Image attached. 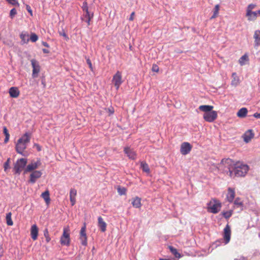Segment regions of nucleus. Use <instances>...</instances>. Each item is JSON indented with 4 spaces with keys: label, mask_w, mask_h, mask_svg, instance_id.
Wrapping results in <instances>:
<instances>
[{
    "label": "nucleus",
    "mask_w": 260,
    "mask_h": 260,
    "mask_svg": "<svg viewBox=\"0 0 260 260\" xmlns=\"http://www.w3.org/2000/svg\"><path fill=\"white\" fill-rule=\"evenodd\" d=\"M124 152L127 155L129 158L131 159H136V152L133 149H131L129 147H125L124 149Z\"/></svg>",
    "instance_id": "nucleus-15"
},
{
    "label": "nucleus",
    "mask_w": 260,
    "mask_h": 260,
    "mask_svg": "<svg viewBox=\"0 0 260 260\" xmlns=\"http://www.w3.org/2000/svg\"><path fill=\"white\" fill-rule=\"evenodd\" d=\"M235 260H240V259H235Z\"/></svg>",
    "instance_id": "nucleus-60"
},
{
    "label": "nucleus",
    "mask_w": 260,
    "mask_h": 260,
    "mask_svg": "<svg viewBox=\"0 0 260 260\" xmlns=\"http://www.w3.org/2000/svg\"><path fill=\"white\" fill-rule=\"evenodd\" d=\"M59 34L60 36L63 37L66 40H68L69 39L68 36L63 30L59 31Z\"/></svg>",
    "instance_id": "nucleus-42"
},
{
    "label": "nucleus",
    "mask_w": 260,
    "mask_h": 260,
    "mask_svg": "<svg viewBox=\"0 0 260 260\" xmlns=\"http://www.w3.org/2000/svg\"><path fill=\"white\" fill-rule=\"evenodd\" d=\"M141 168L143 171L145 172L149 173L150 172V169L147 164L145 162H142L141 163Z\"/></svg>",
    "instance_id": "nucleus-31"
},
{
    "label": "nucleus",
    "mask_w": 260,
    "mask_h": 260,
    "mask_svg": "<svg viewBox=\"0 0 260 260\" xmlns=\"http://www.w3.org/2000/svg\"><path fill=\"white\" fill-rule=\"evenodd\" d=\"M246 16L249 21H255L258 17L256 11H246Z\"/></svg>",
    "instance_id": "nucleus-14"
},
{
    "label": "nucleus",
    "mask_w": 260,
    "mask_h": 260,
    "mask_svg": "<svg viewBox=\"0 0 260 260\" xmlns=\"http://www.w3.org/2000/svg\"><path fill=\"white\" fill-rule=\"evenodd\" d=\"M42 175V173L40 171H34L30 175L29 182L32 184L35 183L37 180L40 178Z\"/></svg>",
    "instance_id": "nucleus-12"
},
{
    "label": "nucleus",
    "mask_w": 260,
    "mask_h": 260,
    "mask_svg": "<svg viewBox=\"0 0 260 260\" xmlns=\"http://www.w3.org/2000/svg\"><path fill=\"white\" fill-rule=\"evenodd\" d=\"M9 93L11 97L16 98L19 95L20 92L18 89L16 87H12L9 89Z\"/></svg>",
    "instance_id": "nucleus-19"
},
{
    "label": "nucleus",
    "mask_w": 260,
    "mask_h": 260,
    "mask_svg": "<svg viewBox=\"0 0 260 260\" xmlns=\"http://www.w3.org/2000/svg\"><path fill=\"white\" fill-rule=\"evenodd\" d=\"M256 6V5L253 4L248 5L246 8V11H252V10L254 9Z\"/></svg>",
    "instance_id": "nucleus-40"
},
{
    "label": "nucleus",
    "mask_w": 260,
    "mask_h": 260,
    "mask_svg": "<svg viewBox=\"0 0 260 260\" xmlns=\"http://www.w3.org/2000/svg\"><path fill=\"white\" fill-rule=\"evenodd\" d=\"M42 44H43V45L44 46H45V47H48H48H49V45H48V44L47 42H42Z\"/></svg>",
    "instance_id": "nucleus-55"
},
{
    "label": "nucleus",
    "mask_w": 260,
    "mask_h": 260,
    "mask_svg": "<svg viewBox=\"0 0 260 260\" xmlns=\"http://www.w3.org/2000/svg\"><path fill=\"white\" fill-rule=\"evenodd\" d=\"M213 109V106L211 105H201L199 107V109L204 113L209 112L212 111Z\"/></svg>",
    "instance_id": "nucleus-24"
},
{
    "label": "nucleus",
    "mask_w": 260,
    "mask_h": 260,
    "mask_svg": "<svg viewBox=\"0 0 260 260\" xmlns=\"http://www.w3.org/2000/svg\"><path fill=\"white\" fill-rule=\"evenodd\" d=\"M34 146L35 147H36L37 148L38 151H41L42 148L40 145H39L38 144L35 143Z\"/></svg>",
    "instance_id": "nucleus-47"
},
{
    "label": "nucleus",
    "mask_w": 260,
    "mask_h": 260,
    "mask_svg": "<svg viewBox=\"0 0 260 260\" xmlns=\"http://www.w3.org/2000/svg\"><path fill=\"white\" fill-rule=\"evenodd\" d=\"M235 205L237 207H243V202L241 201V199L239 198H237L234 201Z\"/></svg>",
    "instance_id": "nucleus-35"
},
{
    "label": "nucleus",
    "mask_w": 260,
    "mask_h": 260,
    "mask_svg": "<svg viewBox=\"0 0 260 260\" xmlns=\"http://www.w3.org/2000/svg\"><path fill=\"white\" fill-rule=\"evenodd\" d=\"M219 5H215L214 8V10H213V15L211 16V19H213V18H216L218 14V13H219Z\"/></svg>",
    "instance_id": "nucleus-33"
},
{
    "label": "nucleus",
    "mask_w": 260,
    "mask_h": 260,
    "mask_svg": "<svg viewBox=\"0 0 260 260\" xmlns=\"http://www.w3.org/2000/svg\"><path fill=\"white\" fill-rule=\"evenodd\" d=\"M191 145L188 142H184L181 145L180 152L183 155H186L189 153L191 149Z\"/></svg>",
    "instance_id": "nucleus-11"
},
{
    "label": "nucleus",
    "mask_w": 260,
    "mask_h": 260,
    "mask_svg": "<svg viewBox=\"0 0 260 260\" xmlns=\"http://www.w3.org/2000/svg\"><path fill=\"white\" fill-rule=\"evenodd\" d=\"M17 14V11L16 10V9L15 8H13L12 9H11V10L10 11V16L11 18H13L15 16V15Z\"/></svg>",
    "instance_id": "nucleus-41"
},
{
    "label": "nucleus",
    "mask_w": 260,
    "mask_h": 260,
    "mask_svg": "<svg viewBox=\"0 0 260 260\" xmlns=\"http://www.w3.org/2000/svg\"><path fill=\"white\" fill-rule=\"evenodd\" d=\"M152 70L155 72H158L159 71L158 67L156 64H153L152 68Z\"/></svg>",
    "instance_id": "nucleus-46"
},
{
    "label": "nucleus",
    "mask_w": 260,
    "mask_h": 260,
    "mask_svg": "<svg viewBox=\"0 0 260 260\" xmlns=\"http://www.w3.org/2000/svg\"><path fill=\"white\" fill-rule=\"evenodd\" d=\"M85 14H84V18H92L93 17V13L90 14L89 12L88 11H85Z\"/></svg>",
    "instance_id": "nucleus-43"
},
{
    "label": "nucleus",
    "mask_w": 260,
    "mask_h": 260,
    "mask_svg": "<svg viewBox=\"0 0 260 260\" xmlns=\"http://www.w3.org/2000/svg\"><path fill=\"white\" fill-rule=\"evenodd\" d=\"M254 39V46H258L260 45V30H256L254 32L253 36Z\"/></svg>",
    "instance_id": "nucleus-23"
},
{
    "label": "nucleus",
    "mask_w": 260,
    "mask_h": 260,
    "mask_svg": "<svg viewBox=\"0 0 260 260\" xmlns=\"http://www.w3.org/2000/svg\"><path fill=\"white\" fill-rule=\"evenodd\" d=\"M46 240L47 242H49L50 241V238H49V236L46 237Z\"/></svg>",
    "instance_id": "nucleus-58"
},
{
    "label": "nucleus",
    "mask_w": 260,
    "mask_h": 260,
    "mask_svg": "<svg viewBox=\"0 0 260 260\" xmlns=\"http://www.w3.org/2000/svg\"><path fill=\"white\" fill-rule=\"evenodd\" d=\"M3 132L5 135V139L4 140V143L6 144L9 141V138H10V135L8 133V129L6 126L4 127Z\"/></svg>",
    "instance_id": "nucleus-34"
},
{
    "label": "nucleus",
    "mask_w": 260,
    "mask_h": 260,
    "mask_svg": "<svg viewBox=\"0 0 260 260\" xmlns=\"http://www.w3.org/2000/svg\"><path fill=\"white\" fill-rule=\"evenodd\" d=\"M41 165V162L40 159H38L36 161H32L30 164H28L24 170V173L34 171L35 169H37Z\"/></svg>",
    "instance_id": "nucleus-8"
},
{
    "label": "nucleus",
    "mask_w": 260,
    "mask_h": 260,
    "mask_svg": "<svg viewBox=\"0 0 260 260\" xmlns=\"http://www.w3.org/2000/svg\"><path fill=\"white\" fill-rule=\"evenodd\" d=\"M98 226L102 232L106 231L107 224L101 216L98 217Z\"/></svg>",
    "instance_id": "nucleus-21"
},
{
    "label": "nucleus",
    "mask_w": 260,
    "mask_h": 260,
    "mask_svg": "<svg viewBox=\"0 0 260 260\" xmlns=\"http://www.w3.org/2000/svg\"><path fill=\"white\" fill-rule=\"evenodd\" d=\"M107 110L109 113V115L113 114L114 112V109L113 108H108Z\"/></svg>",
    "instance_id": "nucleus-49"
},
{
    "label": "nucleus",
    "mask_w": 260,
    "mask_h": 260,
    "mask_svg": "<svg viewBox=\"0 0 260 260\" xmlns=\"http://www.w3.org/2000/svg\"><path fill=\"white\" fill-rule=\"evenodd\" d=\"M112 82L116 90H118L123 82L122 80V74L120 71H117L116 74L113 76Z\"/></svg>",
    "instance_id": "nucleus-5"
},
{
    "label": "nucleus",
    "mask_w": 260,
    "mask_h": 260,
    "mask_svg": "<svg viewBox=\"0 0 260 260\" xmlns=\"http://www.w3.org/2000/svg\"><path fill=\"white\" fill-rule=\"evenodd\" d=\"M29 40L32 42H36L38 40V37L36 34L31 33L29 38Z\"/></svg>",
    "instance_id": "nucleus-36"
},
{
    "label": "nucleus",
    "mask_w": 260,
    "mask_h": 260,
    "mask_svg": "<svg viewBox=\"0 0 260 260\" xmlns=\"http://www.w3.org/2000/svg\"><path fill=\"white\" fill-rule=\"evenodd\" d=\"M92 18H84V21L87 22L88 25L90 24V21Z\"/></svg>",
    "instance_id": "nucleus-53"
},
{
    "label": "nucleus",
    "mask_w": 260,
    "mask_h": 260,
    "mask_svg": "<svg viewBox=\"0 0 260 260\" xmlns=\"http://www.w3.org/2000/svg\"><path fill=\"white\" fill-rule=\"evenodd\" d=\"M248 110L246 108L240 109L237 113V115L239 118H244L246 116Z\"/></svg>",
    "instance_id": "nucleus-25"
},
{
    "label": "nucleus",
    "mask_w": 260,
    "mask_h": 260,
    "mask_svg": "<svg viewBox=\"0 0 260 260\" xmlns=\"http://www.w3.org/2000/svg\"><path fill=\"white\" fill-rule=\"evenodd\" d=\"M254 137V134L252 129H249L244 134V140L246 143H248Z\"/></svg>",
    "instance_id": "nucleus-18"
},
{
    "label": "nucleus",
    "mask_w": 260,
    "mask_h": 260,
    "mask_svg": "<svg viewBox=\"0 0 260 260\" xmlns=\"http://www.w3.org/2000/svg\"><path fill=\"white\" fill-rule=\"evenodd\" d=\"M257 14L258 17V16L260 17V9H259L257 11Z\"/></svg>",
    "instance_id": "nucleus-59"
},
{
    "label": "nucleus",
    "mask_w": 260,
    "mask_h": 260,
    "mask_svg": "<svg viewBox=\"0 0 260 260\" xmlns=\"http://www.w3.org/2000/svg\"><path fill=\"white\" fill-rule=\"evenodd\" d=\"M255 118H260V113H255L253 115Z\"/></svg>",
    "instance_id": "nucleus-52"
},
{
    "label": "nucleus",
    "mask_w": 260,
    "mask_h": 260,
    "mask_svg": "<svg viewBox=\"0 0 260 260\" xmlns=\"http://www.w3.org/2000/svg\"><path fill=\"white\" fill-rule=\"evenodd\" d=\"M248 60L249 58L248 55L247 54H244L240 58L239 62L241 66H243L245 64V61H247Z\"/></svg>",
    "instance_id": "nucleus-30"
},
{
    "label": "nucleus",
    "mask_w": 260,
    "mask_h": 260,
    "mask_svg": "<svg viewBox=\"0 0 260 260\" xmlns=\"http://www.w3.org/2000/svg\"><path fill=\"white\" fill-rule=\"evenodd\" d=\"M42 84L43 85L44 87H45L46 84H45V81L44 79L42 80Z\"/></svg>",
    "instance_id": "nucleus-57"
},
{
    "label": "nucleus",
    "mask_w": 260,
    "mask_h": 260,
    "mask_svg": "<svg viewBox=\"0 0 260 260\" xmlns=\"http://www.w3.org/2000/svg\"><path fill=\"white\" fill-rule=\"evenodd\" d=\"M235 196V192L234 188L229 187L228 189V193L226 194L227 200L231 203L233 201Z\"/></svg>",
    "instance_id": "nucleus-17"
},
{
    "label": "nucleus",
    "mask_w": 260,
    "mask_h": 260,
    "mask_svg": "<svg viewBox=\"0 0 260 260\" xmlns=\"http://www.w3.org/2000/svg\"><path fill=\"white\" fill-rule=\"evenodd\" d=\"M42 51L44 53H49V50L47 49H42Z\"/></svg>",
    "instance_id": "nucleus-56"
},
{
    "label": "nucleus",
    "mask_w": 260,
    "mask_h": 260,
    "mask_svg": "<svg viewBox=\"0 0 260 260\" xmlns=\"http://www.w3.org/2000/svg\"><path fill=\"white\" fill-rule=\"evenodd\" d=\"M80 240L81 241L82 245L83 246H86L87 244V236L86 234V226L84 225V226H83L80 232Z\"/></svg>",
    "instance_id": "nucleus-10"
},
{
    "label": "nucleus",
    "mask_w": 260,
    "mask_h": 260,
    "mask_svg": "<svg viewBox=\"0 0 260 260\" xmlns=\"http://www.w3.org/2000/svg\"><path fill=\"white\" fill-rule=\"evenodd\" d=\"M9 3L13 5H15L16 4H18L16 0H7Z\"/></svg>",
    "instance_id": "nucleus-50"
},
{
    "label": "nucleus",
    "mask_w": 260,
    "mask_h": 260,
    "mask_svg": "<svg viewBox=\"0 0 260 260\" xmlns=\"http://www.w3.org/2000/svg\"><path fill=\"white\" fill-rule=\"evenodd\" d=\"M82 10L84 12L86 11H88V6H87V3L86 2H84L83 3V5H82Z\"/></svg>",
    "instance_id": "nucleus-44"
},
{
    "label": "nucleus",
    "mask_w": 260,
    "mask_h": 260,
    "mask_svg": "<svg viewBox=\"0 0 260 260\" xmlns=\"http://www.w3.org/2000/svg\"><path fill=\"white\" fill-rule=\"evenodd\" d=\"M133 206L136 208H140L142 206L141 199L138 197H136L133 199L132 202Z\"/></svg>",
    "instance_id": "nucleus-22"
},
{
    "label": "nucleus",
    "mask_w": 260,
    "mask_h": 260,
    "mask_svg": "<svg viewBox=\"0 0 260 260\" xmlns=\"http://www.w3.org/2000/svg\"><path fill=\"white\" fill-rule=\"evenodd\" d=\"M76 194L77 190L74 188H72L70 192V199L72 206H74L75 204Z\"/></svg>",
    "instance_id": "nucleus-20"
},
{
    "label": "nucleus",
    "mask_w": 260,
    "mask_h": 260,
    "mask_svg": "<svg viewBox=\"0 0 260 260\" xmlns=\"http://www.w3.org/2000/svg\"><path fill=\"white\" fill-rule=\"evenodd\" d=\"M20 39L23 44H26L29 40V35L27 33H22L20 35Z\"/></svg>",
    "instance_id": "nucleus-29"
},
{
    "label": "nucleus",
    "mask_w": 260,
    "mask_h": 260,
    "mask_svg": "<svg viewBox=\"0 0 260 260\" xmlns=\"http://www.w3.org/2000/svg\"><path fill=\"white\" fill-rule=\"evenodd\" d=\"M11 216H12V213L11 212H9L8 213H7L6 214V221H7V224L8 225H12L13 224V222L11 219Z\"/></svg>",
    "instance_id": "nucleus-32"
},
{
    "label": "nucleus",
    "mask_w": 260,
    "mask_h": 260,
    "mask_svg": "<svg viewBox=\"0 0 260 260\" xmlns=\"http://www.w3.org/2000/svg\"><path fill=\"white\" fill-rule=\"evenodd\" d=\"M60 242L61 245L69 246L70 244V238L69 230L67 228L63 229L62 235L60 237Z\"/></svg>",
    "instance_id": "nucleus-6"
},
{
    "label": "nucleus",
    "mask_w": 260,
    "mask_h": 260,
    "mask_svg": "<svg viewBox=\"0 0 260 260\" xmlns=\"http://www.w3.org/2000/svg\"><path fill=\"white\" fill-rule=\"evenodd\" d=\"M38 228L36 224H33L30 229V236L33 240L37 239L38 236Z\"/></svg>",
    "instance_id": "nucleus-16"
},
{
    "label": "nucleus",
    "mask_w": 260,
    "mask_h": 260,
    "mask_svg": "<svg viewBox=\"0 0 260 260\" xmlns=\"http://www.w3.org/2000/svg\"><path fill=\"white\" fill-rule=\"evenodd\" d=\"M219 167L232 178L245 176L249 169L248 165L230 158L222 159Z\"/></svg>",
    "instance_id": "nucleus-1"
},
{
    "label": "nucleus",
    "mask_w": 260,
    "mask_h": 260,
    "mask_svg": "<svg viewBox=\"0 0 260 260\" xmlns=\"http://www.w3.org/2000/svg\"><path fill=\"white\" fill-rule=\"evenodd\" d=\"M45 200L46 203L48 205L50 203V199L49 196V191L47 190L41 194V196Z\"/></svg>",
    "instance_id": "nucleus-27"
},
{
    "label": "nucleus",
    "mask_w": 260,
    "mask_h": 260,
    "mask_svg": "<svg viewBox=\"0 0 260 260\" xmlns=\"http://www.w3.org/2000/svg\"><path fill=\"white\" fill-rule=\"evenodd\" d=\"M134 15H135V12H132L131 13V16H130V17L129 18V20L130 21H133L134 20Z\"/></svg>",
    "instance_id": "nucleus-51"
},
{
    "label": "nucleus",
    "mask_w": 260,
    "mask_h": 260,
    "mask_svg": "<svg viewBox=\"0 0 260 260\" xmlns=\"http://www.w3.org/2000/svg\"><path fill=\"white\" fill-rule=\"evenodd\" d=\"M232 80L231 82V84L233 86H236L239 83V78L237 76L236 73H233L232 74Z\"/></svg>",
    "instance_id": "nucleus-26"
},
{
    "label": "nucleus",
    "mask_w": 260,
    "mask_h": 260,
    "mask_svg": "<svg viewBox=\"0 0 260 260\" xmlns=\"http://www.w3.org/2000/svg\"><path fill=\"white\" fill-rule=\"evenodd\" d=\"M10 158H8L4 165V168L5 171H6L8 169L10 168Z\"/></svg>",
    "instance_id": "nucleus-39"
},
{
    "label": "nucleus",
    "mask_w": 260,
    "mask_h": 260,
    "mask_svg": "<svg viewBox=\"0 0 260 260\" xmlns=\"http://www.w3.org/2000/svg\"><path fill=\"white\" fill-rule=\"evenodd\" d=\"M27 160L26 158H21L18 159L14 164L13 171L14 174L20 175L22 171L26 166Z\"/></svg>",
    "instance_id": "nucleus-4"
},
{
    "label": "nucleus",
    "mask_w": 260,
    "mask_h": 260,
    "mask_svg": "<svg viewBox=\"0 0 260 260\" xmlns=\"http://www.w3.org/2000/svg\"><path fill=\"white\" fill-rule=\"evenodd\" d=\"M221 207V203L218 200L213 199L208 204V211L216 214L220 210Z\"/></svg>",
    "instance_id": "nucleus-3"
},
{
    "label": "nucleus",
    "mask_w": 260,
    "mask_h": 260,
    "mask_svg": "<svg viewBox=\"0 0 260 260\" xmlns=\"http://www.w3.org/2000/svg\"><path fill=\"white\" fill-rule=\"evenodd\" d=\"M117 191L120 195H124L126 193V189L125 187H119L117 188Z\"/></svg>",
    "instance_id": "nucleus-37"
},
{
    "label": "nucleus",
    "mask_w": 260,
    "mask_h": 260,
    "mask_svg": "<svg viewBox=\"0 0 260 260\" xmlns=\"http://www.w3.org/2000/svg\"><path fill=\"white\" fill-rule=\"evenodd\" d=\"M217 117V113L215 111H211L209 112L204 113L203 118L209 122H213Z\"/></svg>",
    "instance_id": "nucleus-7"
},
{
    "label": "nucleus",
    "mask_w": 260,
    "mask_h": 260,
    "mask_svg": "<svg viewBox=\"0 0 260 260\" xmlns=\"http://www.w3.org/2000/svg\"><path fill=\"white\" fill-rule=\"evenodd\" d=\"M26 9L27 10L28 12L30 14V15L32 16V11L31 9V7L29 5H26Z\"/></svg>",
    "instance_id": "nucleus-45"
},
{
    "label": "nucleus",
    "mask_w": 260,
    "mask_h": 260,
    "mask_svg": "<svg viewBox=\"0 0 260 260\" xmlns=\"http://www.w3.org/2000/svg\"><path fill=\"white\" fill-rule=\"evenodd\" d=\"M31 138V134L25 133L19 138L16 144V151L18 153L23 155V152L26 148L27 145L29 143Z\"/></svg>",
    "instance_id": "nucleus-2"
},
{
    "label": "nucleus",
    "mask_w": 260,
    "mask_h": 260,
    "mask_svg": "<svg viewBox=\"0 0 260 260\" xmlns=\"http://www.w3.org/2000/svg\"><path fill=\"white\" fill-rule=\"evenodd\" d=\"M168 248L171 252L175 256V257L177 258L181 257V255L180 253L177 251V250L175 248L172 246H169Z\"/></svg>",
    "instance_id": "nucleus-28"
},
{
    "label": "nucleus",
    "mask_w": 260,
    "mask_h": 260,
    "mask_svg": "<svg viewBox=\"0 0 260 260\" xmlns=\"http://www.w3.org/2000/svg\"><path fill=\"white\" fill-rule=\"evenodd\" d=\"M87 63L88 64L89 67L91 70H92V66L91 60L89 59V58H87L86 59Z\"/></svg>",
    "instance_id": "nucleus-48"
},
{
    "label": "nucleus",
    "mask_w": 260,
    "mask_h": 260,
    "mask_svg": "<svg viewBox=\"0 0 260 260\" xmlns=\"http://www.w3.org/2000/svg\"><path fill=\"white\" fill-rule=\"evenodd\" d=\"M231 228L229 224H227L224 229V240L225 244H228L231 239Z\"/></svg>",
    "instance_id": "nucleus-13"
},
{
    "label": "nucleus",
    "mask_w": 260,
    "mask_h": 260,
    "mask_svg": "<svg viewBox=\"0 0 260 260\" xmlns=\"http://www.w3.org/2000/svg\"><path fill=\"white\" fill-rule=\"evenodd\" d=\"M30 61L33 68L32 76L33 78H36L38 77V73L40 70V66L38 62L34 59H31Z\"/></svg>",
    "instance_id": "nucleus-9"
},
{
    "label": "nucleus",
    "mask_w": 260,
    "mask_h": 260,
    "mask_svg": "<svg viewBox=\"0 0 260 260\" xmlns=\"http://www.w3.org/2000/svg\"><path fill=\"white\" fill-rule=\"evenodd\" d=\"M44 235L45 237L49 236L48 231L47 229H45L44 231Z\"/></svg>",
    "instance_id": "nucleus-54"
},
{
    "label": "nucleus",
    "mask_w": 260,
    "mask_h": 260,
    "mask_svg": "<svg viewBox=\"0 0 260 260\" xmlns=\"http://www.w3.org/2000/svg\"><path fill=\"white\" fill-rule=\"evenodd\" d=\"M232 212H233L232 211L223 212H222V215L226 219H228L232 216Z\"/></svg>",
    "instance_id": "nucleus-38"
}]
</instances>
